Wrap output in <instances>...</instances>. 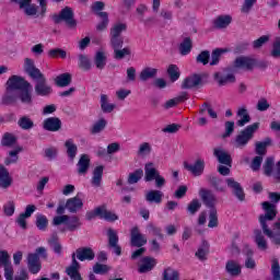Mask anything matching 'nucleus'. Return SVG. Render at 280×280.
<instances>
[{
  "label": "nucleus",
  "instance_id": "a211bd4d",
  "mask_svg": "<svg viewBox=\"0 0 280 280\" xmlns=\"http://www.w3.org/2000/svg\"><path fill=\"white\" fill-rule=\"evenodd\" d=\"M43 128L48 132H58L62 128V120L58 117H48L44 120Z\"/></svg>",
  "mask_w": 280,
  "mask_h": 280
},
{
  "label": "nucleus",
  "instance_id": "39448f33",
  "mask_svg": "<svg viewBox=\"0 0 280 280\" xmlns=\"http://www.w3.org/2000/svg\"><path fill=\"white\" fill-rule=\"evenodd\" d=\"M30 78L36 82L35 84V93L39 97H47L54 93V90L47 84V79L45 74L40 71H28Z\"/></svg>",
  "mask_w": 280,
  "mask_h": 280
},
{
  "label": "nucleus",
  "instance_id": "c756f323",
  "mask_svg": "<svg viewBox=\"0 0 280 280\" xmlns=\"http://www.w3.org/2000/svg\"><path fill=\"white\" fill-rule=\"evenodd\" d=\"M147 202H154L155 205H161L163 202V191L161 190H149L145 194Z\"/></svg>",
  "mask_w": 280,
  "mask_h": 280
},
{
  "label": "nucleus",
  "instance_id": "4468645a",
  "mask_svg": "<svg viewBox=\"0 0 280 280\" xmlns=\"http://www.w3.org/2000/svg\"><path fill=\"white\" fill-rule=\"evenodd\" d=\"M107 237L108 248H113V253L116 254L117 257H121V246H119V235H117V231L108 229Z\"/></svg>",
  "mask_w": 280,
  "mask_h": 280
},
{
  "label": "nucleus",
  "instance_id": "f03ea898",
  "mask_svg": "<svg viewBox=\"0 0 280 280\" xmlns=\"http://www.w3.org/2000/svg\"><path fill=\"white\" fill-rule=\"evenodd\" d=\"M199 197L202 203L205 205L206 209H209L208 228L217 229L219 224L218 208H215V205H218V197H215V194H213L211 189H207V188L199 189Z\"/></svg>",
  "mask_w": 280,
  "mask_h": 280
},
{
  "label": "nucleus",
  "instance_id": "de8ad7c7",
  "mask_svg": "<svg viewBox=\"0 0 280 280\" xmlns=\"http://www.w3.org/2000/svg\"><path fill=\"white\" fill-rule=\"evenodd\" d=\"M271 277L267 280H280V265L279 258L271 259Z\"/></svg>",
  "mask_w": 280,
  "mask_h": 280
},
{
  "label": "nucleus",
  "instance_id": "37998d69",
  "mask_svg": "<svg viewBox=\"0 0 280 280\" xmlns=\"http://www.w3.org/2000/svg\"><path fill=\"white\" fill-rule=\"evenodd\" d=\"M141 178H143V170L137 168L128 175L127 183L128 185H137Z\"/></svg>",
  "mask_w": 280,
  "mask_h": 280
},
{
  "label": "nucleus",
  "instance_id": "13d9d810",
  "mask_svg": "<svg viewBox=\"0 0 280 280\" xmlns=\"http://www.w3.org/2000/svg\"><path fill=\"white\" fill-rule=\"evenodd\" d=\"M199 113L201 115H205V113H208L209 117H211V119H218V113H215V110H213V107H211V105L209 103H203L199 109Z\"/></svg>",
  "mask_w": 280,
  "mask_h": 280
},
{
  "label": "nucleus",
  "instance_id": "5701e85b",
  "mask_svg": "<svg viewBox=\"0 0 280 280\" xmlns=\"http://www.w3.org/2000/svg\"><path fill=\"white\" fill-rule=\"evenodd\" d=\"M225 272L230 275V277H240V275H242V266L235 260H228L225 264Z\"/></svg>",
  "mask_w": 280,
  "mask_h": 280
},
{
  "label": "nucleus",
  "instance_id": "20e7f679",
  "mask_svg": "<svg viewBox=\"0 0 280 280\" xmlns=\"http://www.w3.org/2000/svg\"><path fill=\"white\" fill-rule=\"evenodd\" d=\"M259 130V122H254L242 129L234 139V148L244 150L255 138V132Z\"/></svg>",
  "mask_w": 280,
  "mask_h": 280
},
{
  "label": "nucleus",
  "instance_id": "a18cd8bd",
  "mask_svg": "<svg viewBox=\"0 0 280 280\" xmlns=\"http://www.w3.org/2000/svg\"><path fill=\"white\" fill-rule=\"evenodd\" d=\"M207 255H209V243L203 241L202 246L195 253V257H198L200 261H205L207 259Z\"/></svg>",
  "mask_w": 280,
  "mask_h": 280
},
{
  "label": "nucleus",
  "instance_id": "393cba45",
  "mask_svg": "<svg viewBox=\"0 0 280 280\" xmlns=\"http://www.w3.org/2000/svg\"><path fill=\"white\" fill-rule=\"evenodd\" d=\"M73 80V77L69 72L61 73L55 78V84L59 89H65V86H69Z\"/></svg>",
  "mask_w": 280,
  "mask_h": 280
},
{
  "label": "nucleus",
  "instance_id": "ddd939ff",
  "mask_svg": "<svg viewBox=\"0 0 280 280\" xmlns=\"http://www.w3.org/2000/svg\"><path fill=\"white\" fill-rule=\"evenodd\" d=\"M198 86H202V77L195 73L183 80L180 89L184 91H191V89H198Z\"/></svg>",
  "mask_w": 280,
  "mask_h": 280
},
{
  "label": "nucleus",
  "instance_id": "49530a36",
  "mask_svg": "<svg viewBox=\"0 0 280 280\" xmlns=\"http://www.w3.org/2000/svg\"><path fill=\"white\" fill-rule=\"evenodd\" d=\"M108 125V122L106 121V119L101 118L98 119L90 129L91 135H100V132H102L103 130H105L106 126Z\"/></svg>",
  "mask_w": 280,
  "mask_h": 280
},
{
  "label": "nucleus",
  "instance_id": "bb28decb",
  "mask_svg": "<svg viewBox=\"0 0 280 280\" xmlns=\"http://www.w3.org/2000/svg\"><path fill=\"white\" fill-rule=\"evenodd\" d=\"M272 143V140L270 138H266L265 141H258L255 144V154L257 156H266L268 152V145Z\"/></svg>",
  "mask_w": 280,
  "mask_h": 280
},
{
  "label": "nucleus",
  "instance_id": "4be33fe9",
  "mask_svg": "<svg viewBox=\"0 0 280 280\" xmlns=\"http://www.w3.org/2000/svg\"><path fill=\"white\" fill-rule=\"evenodd\" d=\"M84 207V202L80 197H72L66 201V209L69 213H78Z\"/></svg>",
  "mask_w": 280,
  "mask_h": 280
},
{
  "label": "nucleus",
  "instance_id": "7c9ffc66",
  "mask_svg": "<svg viewBox=\"0 0 280 280\" xmlns=\"http://www.w3.org/2000/svg\"><path fill=\"white\" fill-rule=\"evenodd\" d=\"M178 49L180 56H189V54H191V49H194V43L191 42V37H185L179 44Z\"/></svg>",
  "mask_w": 280,
  "mask_h": 280
},
{
  "label": "nucleus",
  "instance_id": "58836bf2",
  "mask_svg": "<svg viewBox=\"0 0 280 280\" xmlns=\"http://www.w3.org/2000/svg\"><path fill=\"white\" fill-rule=\"evenodd\" d=\"M200 209H202V202L198 198L192 199L186 208L189 215H196Z\"/></svg>",
  "mask_w": 280,
  "mask_h": 280
},
{
  "label": "nucleus",
  "instance_id": "2f4dec72",
  "mask_svg": "<svg viewBox=\"0 0 280 280\" xmlns=\"http://www.w3.org/2000/svg\"><path fill=\"white\" fill-rule=\"evenodd\" d=\"M91 167V159L89 155L82 154L78 162V174H86Z\"/></svg>",
  "mask_w": 280,
  "mask_h": 280
},
{
  "label": "nucleus",
  "instance_id": "5fc2aeb1",
  "mask_svg": "<svg viewBox=\"0 0 280 280\" xmlns=\"http://www.w3.org/2000/svg\"><path fill=\"white\" fill-rule=\"evenodd\" d=\"M23 152V148L22 147H18L16 149H14L13 151L9 152V156L4 161L5 165H12V163H16L19 161V153Z\"/></svg>",
  "mask_w": 280,
  "mask_h": 280
},
{
  "label": "nucleus",
  "instance_id": "c9c22d12",
  "mask_svg": "<svg viewBox=\"0 0 280 280\" xmlns=\"http://www.w3.org/2000/svg\"><path fill=\"white\" fill-rule=\"evenodd\" d=\"M12 185V178H10V173L8 172L7 167H0V187L7 189Z\"/></svg>",
  "mask_w": 280,
  "mask_h": 280
},
{
  "label": "nucleus",
  "instance_id": "680f3d73",
  "mask_svg": "<svg viewBox=\"0 0 280 280\" xmlns=\"http://www.w3.org/2000/svg\"><path fill=\"white\" fill-rule=\"evenodd\" d=\"M225 131L222 133V139H229L235 132V121L228 120L224 124Z\"/></svg>",
  "mask_w": 280,
  "mask_h": 280
},
{
  "label": "nucleus",
  "instance_id": "1a4fd4ad",
  "mask_svg": "<svg viewBox=\"0 0 280 280\" xmlns=\"http://www.w3.org/2000/svg\"><path fill=\"white\" fill-rule=\"evenodd\" d=\"M261 207L265 213L259 215L258 221L261 229H267L268 222H272V220L277 218V205L270 201H265L261 203Z\"/></svg>",
  "mask_w": 280,
  "mask_h": 280
},
{
  "label": "nucleus",
  "instance_id": "3c124183",
  "mask_svg": "<svg viewBox=\"0 0 280 280\" xmlns=\"http://www.w3.org/2000/svg\"><path fill=\"white\" fill-rule=\"evenodd\" d=\"M119 218L117 217V214L106 210V207L101 206V220H106V222H115Z\"/></svg>",
  "mask_w": 280,
  "mask_h": 280
},
{
  "label": "nucleus",
  "instance_id": "c03bdc74",
  "mask_svg": "<svg viewBox=\"0 0 280 280\" xmlns=\"http://www.w3.org/2000/svg\"><path fill=\"white\" fill-rule=\"evenodd\" d=\"M116 105L108 103V95H101V108L103 113H113L115 110Z\"/></svg>",
  "mask_w": 280,
  "mask_h": 280
},
{
  "label": "nucleus",
  "instance_id": "0eeeda50",
  "mask_svg": "<svg viewBox=\"0 0 280 280\" xmlns=\"http://www.w3.org/2000/svg\"><path fill=\"white\" fill-rule=\"evenodd\" d=\"M152 180H155L158 189L165 187V177L161 176L154 163L149 162L144 165V183H152Z\"/></svg>",
  "mask_w": 280,
  "mask_h": 280
},
{
  "label": "nucleus",
  "instance_id": "79ce46f5",
  "mask_svg": "<svg viewBox=\"0 0 280 280\" xmlns=\"http://www.w3.org/2000/svg\"><path fill=\"white\" fill-rule=\"evenodd\" d=\"M35 226L38 229V231H47V226H49V219H47V215L37 214Z\"/></svg>",
  "mask_w": 280,
  "mask_h": 280
},
{
  "label": "nucleus",
  "instance_id": "f3484780",
  "mask_svg": "<svg viewBox=\"0 0 280 280\" xmlns=\"http://www.w3.org/2000/svg\"><path fill=\"white\" fill-rule=\"evenodd\" d=\"M184 167L192 174V176H202L205 174V160L198 159L194 164L184 162Z\"/></svg>",
  "mask_w": 280,
  "mask_h": 280
},
{
  "label": "nucleus",
  "instance_id": "9d476101",
  "mask_svg": "<svg viewBox=\"0 0 280 280\" xmlns=\"http://www.w3.org/2000/svg\"><path fill=\"white\" fill-rule=\"evenodd\" d=\"M265 176H273L276 183H280V161L276 163L275 170V158L269 156L266 159L265 164L262 165Z\"/></svg>",
  "mask_w": 280,
  "mask_h": 280
},
{
  "label": "nucleus",
  "instance_id": "603ef678",
  "mask_svg": "<svg viewBox=\"0 0 280 280\" xmlns=\"http://www.w3.org/2000/svg\"><path fill=\"white\" fill-rule=\"evenodd\" d=\"M48 58H52V59L60 58L61 60H65L67 59V50L62 48H52L48 50Z\"/></svg>",
  "mask_w": 280,
  "mask_h": 280
},
{
  "label": "nucleus",
  "instance_id": "e2e57ef3",
  "mask_svg": "<svg viewBox=\"0 0 280 280\" xmlns=\"http://www.w3.org/2000/svg\"><path fill=\"white\" fill-rule=\"evenodd\" d=\"M131 51L130 48L125 47V48H117L116 50H114V58L115 60H124V58H126V56H130Z\"/></svg>",
  "mask_w": 280,
  "mask_h": 280
},
{
  "label": "nucleus",
  "instance_id": "6e6d98bb",
  "mask_svg": "<svg viewBox=\"0 0 280 280\" xmlns=\"http://www.w3.org/2000/svg\"><path fill=\"white\" fill-rule=\"evenodd\" d=\"M207 180L210 183L211 187L215 189V191H224V187L220 186L222 179L215 175H208Z\"/></svg>",
  "mask_w": 280,
  "mask_h": 280
},
{
  "label": "nucleus",
  "instance_id": "473e14b6",
  "mask_svg": "<svg viewBox=\"0 0 280 280\" xmlns=\"http://www.w3.org/2000/svg\"><path fill=\"white\" fill-rule=\"evenodd\" d=\"M106 60H107V57L104 50L96 51L94 56V65L96 69H98L100 71L104 70V68L106 67Z\"/></svg>",
  "mask_w": 280,
  "mask_h": 280
},
{
  "label": "nucleus",
  "instance_id": "bf43d9fd",
  "mask_svg": "<svg viewBox=\"0 0 280 280\" xmlns=\"http://www.w3.org/2000/svg\"><path fill=\"white\" fill-rule=\"evenodd\" d=\"M211 60V52L209 50H202L196 58V62L199 65H209V61Z\"/></svg>",
  "mask_w": 280,
  "mask_h": 280
},
{
  "label": "nucleus",
  "instance_id": "f704fd0d",
  "mask_svg": "<svg viewBox=\"0 0 280 280\" xmlns=\"http://www.w3.org/2000/svg\"><path fill=\"white\" fill-rule=\"evenodd\" d=\"M214 80L218 82L219 86H226V84L235 82V74L229 73L225 77H222L220 72L214 73Z\"/></svg>",
  "mask_w": 280,
  "mask_h": 280
},
{
  "label": "nucleus",
  "instance_id": "09e8293b",
  "mask_svg": "<svg viewBox=\"0 0 280 280\" xmlns=\"http://www.w3.org/2000/svg\"><path fill=\"white\" fill-rule=\"evenodd\" d=\"M128 30V25L126 23H116L114 24V27L109 31V36H117L121 37V33L126 32Z\"/></svg>",
  "mask_w": 280,
  "mask_h": 280
},
{
  "label": "nucleus",
  "instance_id": "72a5a7b5",
  "mask_svg": "<svg viewBox=\"0 0 280 280\" xmlns=\"http://www.w3.org/2000/svg\"><path fill=\"white\" fill-rule=\"evenodd\" d=\"M66 226L68 231L73 233V231H78L80 226H82V221H80V217L78 215H68V220L66 221Z\"/></svg>",
  "mask_w": 280,
  "mask_h": 280
},
{
  "label": "nucleus",
  "instance_id": "ea45409f",
  "mask_svg": "<svg viewBox=\"0 0 280 280\" xmlns=\"http://www.w3.org/2000/svg\"><path fill=\"white\" fill-rule=\"evenodd\" d=\"M58 240V234H52L48 240V244L50 248H52L54 253H56V255H62V245Z\"/></svg>",
  "mask_w": 280,
  "mask_h": 280
},
{
  "label": "nucleus",
  "instance_id": "6e6552de",
  "mask_svg": "<svg viewBox=\"0 0 280 280\" xmlns=\"http://www.w3.org/2000/svg\"><path fill=\"white\" fill-rule=\"evenodd\" d=\"M46 258L47 257V249L45 247H38L34 254H28L27 256V266L31 275H38L40 272V256Z\"/></svg>",
  "mask_w": 280,
  "mask_h": 280
},
{
  "label": "nucleus",
  "instance_id": "f8f14e48",
  "mask_svg": "<svg viewBox=\"0 0 280 280\" xmlns=\"http://www.w3.org/2000/svg\"><path fill=\"white\" fill-rule=\"evenodd\" d=\"M148 244V238L141 233L139 226H133L130 230V245L135 248H141Z\"/></svg>",
  "mask_w": 280,
  "mask_h": 280
},
{
  "label": "nucleus",
  "instance_id": "f257e3e1",
  "mask_svg": "<svg viewBox=\"0 0 280 280\" xmlns=\"http://www.w3.org/2000/svg\"><path fill=\"white\" fill-rule=\"evenodd\" d=\"M7 91H20L18 100L25 106H32L34 104V97L32 96V83L19 75H12L7 81Z\"/></svg>",
  "mask_w": 280,
  "mask_h": 280
},
{
  "label": "nucleus",
  "instance_id": "dca6fc26",
  "mask_svg": "<svg viewBox=\"0 0 280 280\" xmlns=\"http://www.w3.org/2000/svg\"><path fill=\"white\" fill-rule=\"evenodd\" d=\"M77 254L72 253L71 255V266L66 268V272L68 277H70L71 280H82V275H80V262H78V259H75Z\"/></svg>",
  "mask_w": 280,
  "mask_h": 280
},
{
  "label": "nucleus",
  "instance_id": "6ab92c4d",
  "mask_svg": "<svg viewBox=\"0 0 280 280\" xmlns=\"http://www.w3.org/2000/svg\"><path fill=\"white\" fill-rule=\"evenodd\" d=\"M79 261H93L95 259V252L91 247H80L74 253Z\"/></svg>",
  "mask_w": 280,
  "mask_h": 280
},
{
  "label": "nucleus",
  "instance_id": "b1692460",
  "mask_svg": "<svg viewBox=\"0 0 280 280\" xmlns=\"http://www.w3.org/2000/svg\"><path fill=\"white\" fill-rule=\"evenodd\" d=\"M233 18L231 15H219L213 20V25L217 30H224L231 25Z\"/></svg>",
  "mask_w": 280,
  "mask_h": 280
},
{
  "label": "nucleus",
  "instance_id": "9b49d317",
  "mask_svg": "<svg viewBox=\"0 0 280 280\" xmlns=\"http://www.w3.org/2000/svg\"><path fill=\"white\" fill-rule=\"evenodd\" d=\"M259 66L260 65L257 59L248 56L236 57L233 62V67H235V69H246L247 71H253V69Z\"/></svg>",
  "mask_w": 280,
  "mask_h": 280
},
{
  "label": "nucleus",
  "instance_id": "4c0bfd02",
  "mask_svg": "<svg viewBox=\"0 0 280 280\" xmlns=\"http://www.w3.org/2000/svg\"><path fill=\"white\" fill-rule=\"evenodd\" d=\"M78 66L80 69H84L85 71H90L93 67V62L91 61V58H89V55L80 54L78 56Z\"/></svg>",
  "mask_w": 280,
  "mask_h": 280
},
{
  "label": "nucleus",
  "instance_id": "0e129e2a",
  "mask_svg": "<svg viewBox=\"0 0 280 280\" xmlns=\"http://www.w3.org/2000/svg\"><path fill=\"white\" fill-rule=\"evenodd\" d=\"M110 47L114 49H121L124 47V37L109 36Z\"/></svg>",
  "mask_w": 280,
  "mask_h": 280
},
{
  "label": "nucleus",
  "instance_id": "2eb2a0df",
  "mask_svg": "<svg viewBox=\"0 0 280 280\" xmlns=\"http://www.w3.org/2000/svg\"><path fill=\"white\" fill-rule=\"evenodd\" d=\"M228 187L233 191L234 196H236L237 200L244 202L246 200V194L244 192V188L240 182H235L234 178L230 177L225 180Z\"/></svg>",
  "mask_w": 280,
  "mask_h": 280
},
{
  "label": "nucleus",
  "instance_id": "69168bd1",
  "mask_svg": "<svg viewBox=\"0 0 280 280\" xmlns=\"http://www.w3.org/2000/svg\"><path fill=\"white\" fill-rule=\"evenodd\" d=\"M264 163V156L256 155L250 163V170L254 172H259L261 170V164Z\"/></svg>",
  "mask_w": 280,
  "mask_h": 280
},
{
  "label": "nucleus",
  "instance_id": "774afa93",
  "mask_svg": "<svg viewBox=\"0 0 280 280\" xmlns=\"http://www.w3.org/2000/svg\"><path fill=\"white\" fill-rule=\"evenodd\" d=\"M109 268H108V265H104V264H101V262H96L94 266H93V272L95 275H106V272H108Z\"/></svg>",
  "mask_w": 280,
  "mask_h": 280
},
{
  "label": "nucleus",
  "instance_id": "c85d7f7f",
  "mask_svg": "<svg viewBox=\"0 0 280 280\" xmlns=\"http://www.w3.org/2000/svg\"><path fill=\"white\" fill-rule=\"evenodd\" d=\"M104 176V166L98 165L93 171L92 187H102V178Z\"/></svg>",
  "mask_w": 280,
  "mask_h": 280
},
{
  "label": "nucleus",
  "instance_id": "338daca9",
  "mask_svg": "<svg viewBox=\"0 0 280 280\" xmlns=\"http://www.w3.org/2000/svg\"><path fill=\"white\" fill-rule=\"evenodd\" d=\"M272 58H280V37L277 36L272 43V49L270 52Z\"/></svg>",
  "mask_w": 280,
  "mask_h": 280
},
{
  "label": "nucleus",
  "instance_id": "864d4df0",
  "mask_svg": "<svg viewBox=\"0 0 280 280\" xmlns=\"http://www.w3.org/2000/svg\"><path fill=\"white\" fill-rule=\"evenodd\" d=\"M16 143V136L5 132L1 139V145L4 148H12Z\"/></svg>",
  "mask_w": 280,
  "mask_h": 280
},
{
  "label": "nucleus",
  "instance_id": "052dcab7",
  "mask_svg": "<svg viewBox=\"0 0 280 280\" xmlns=\"http://www.w3.org/2000/svg\"><path fill=\"white\" fill-rule=\"evenodd\" d=\"M16 94L7 91L5 94L2 96V104L4 106H12V104H16Z\"/></svg>",
  "mask_w": 280,
  "mask_h": 280
},
{
  "label": "nucleus",
  "instance_id": "cd10ccee",
  "mask_svg": "<svg viewBox=\"0 0 280 280\" xmlns=\"http://www.w3.org/2000/svg\"><path fill=\"white\" fill-rule=\"evenodd\" d=\"M236 115L237 117H241V119L236 121L238 128H244L246 124H250V114H248V109H246V107L238 108Z\"/></svg>",
  "mask_w": 280,
  "mask_h": 280
},
{
  "label": "nucleus",
  "instance_id": "8fccbe9b",
  "mask_svg": "<svg viewBox=\"0 0 280 280\" xmlns=\"http://www.w3.org/2000/svg\"><path fill=\"white\" fill-rule=\"evenodd\" d=\"M18 126L22 130H32L34 128V120L27 116H22L18 121Z\"/></svg>",
  "mask_w": 280,
  "mask_h": 280
},
{
  "label": "nucleus",
  "instance_id": "412c9836",
  "mask_svg": "<svg viewBox=\"0 0 280 280\" xmlns=\"http://www.w3.org/2000/svg\"><path fill=\"white\" fill-rule=\"evenodd\" d=\"M156 266V259L150 256H145L141 259V265L138 268V272L140 275H145V272L152 271V269Z\"/></svg>",
  "mask_w": 280,
  "mask_h": 280
},
{
  "label": "nucleus",
  "instance_id": "e433bc0d",
  "mask_svg": "<svg viewBox=\"0 0 280 280\" xmlns=\"http://www.w3.org/2000/svg\"><path fill=\"white\" fill-rule=\"evenodd\" d=\"M65 148L67 149V154L70 159V161H73L75 156L78 155V145L73 143V139H68L65 142Z\"/></svg>",
  "mask_w": 280,
  "mask_h": 280
},
{
  "label": "nucleus",
  "instance_id": "aec40b11",
  "mask_svg": "<svg viewBox=\"0 0 280 280\" xmlns=\"http://www.w3.org/2000/svg\"><path fill=\"white\" fill-rule=\"evenodd\" d=\"M213 155L215 156V159H218L221 165H228V167H231L233 165V158H231V154H229V152L222 149H214Z\"/></svg>",
  "mask_w": 280,
  "mask_h": 280
},
{
  "label": "nucleus",
  "instance_id": "423d86ee",
  "mask_svg": "<svg viewBox=\"0 0 280 280\" xmlns=\"http://www.w3.org/2000/svg\"><path fill=\"white\" fill-rule=\"evenodd\" d=\"M54 24L59 25V23H62V21L66 23L67 27L69 30H75L78 27V21L75 20V13H73V9L70 7H66L61 9L59 14H54L51 16Z\"/></svg>",
  "mask_w": 280,
  "mask_h": 280
},
{
  "label": "nucleus",
  "instance_id": "a19ab883",
  "mask_svg": "<svg viewBox=\"0 0 280 280\" xmlns=\"http://www.w3.org/2000/svg\"><path fill=\"white\" fill-rule=\"evenodd\" d=\"M97 16L102 19V21L96 25L97 32H104L108 28V23H110V20H108V13L107 12H100L97 13Z\"/></svg>",
  "mask_w": 280,
  "mask_h": 280
},
{
  "label": "nucleus",
  "instance_id": "a878e982",
  "mask_svg": "<svg viewBox=\"0 0 280 280\" xmlns=\"http://www.w3.org/2000/svg\"><path fill=\"white\" fill-rule=\"evenodd\" d=\"M226 51H229V49L226 48L213 49L210 55V61H209L210 67H218V65H220V60H222V55L226 54Z\"/></svg>",
  "mask_w": 280,
  "mask_h": 280
},
{
  "label": "nucleus",
  "instance_id": "4d7b16f0",
  "mask_svg": "<svg viewBox=\"0 0 280 280\" xmlns=\"http://www.w3.org/2000/svg\"><path fill=\"white\" fill-rule=\"evenodd\" d=\"M147 231L154 237H159V240H163L165 236L163 235V230L160 226L154 225V223H149L147 225Z\"/></svg>",
  "mask_w": 280,
  "mask_h": 280
},
{
  "label": "nucleus",
  "instance_id": "7ed1b4c3",
  "mask_svg": "<svg viewBox=\"0 0 280 280\" xmlns=\"http://www.w3.org/2000/svg\"><path fill=\"white\" fill-rule=\"evenodd\" d=\"M269 237L271 244L275 246H280V231L273 232L270 228H262L254 230V242L258 248V250H268V241H266V236Z\"/></svg>",
  "mask_w": 280,
  "mask_h": 280
}]
</instances>
